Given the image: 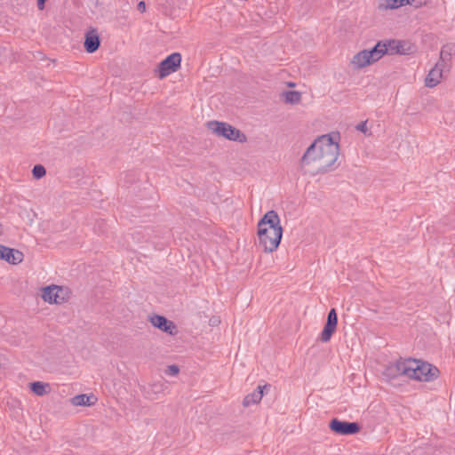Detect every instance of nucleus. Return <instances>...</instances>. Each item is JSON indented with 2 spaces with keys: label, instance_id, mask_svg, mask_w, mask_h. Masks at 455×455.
<instances>
[{
  "label": "nucleus",
  "instance_id": "3",
  "mask_svg": "<svg viewBox=\"0 0 455 455\" xmlns=\"http://www.w3.org/2000/svg\"><path fill=\"white\" fill-rule=\"evenodd\" d=\"M325 135L329 140L323 142V145L320 146L318 149L317 156H319V160L316 166L317 173H325L333 170V165L339 155V145L338 142L339 133L332 132Z\"/></svg>",
  "mask_w": 455,
  "mask_h": 455
},
{
  "label": "nucleus",
  "instance_id": "19",
  "mask_svg": "<svg viewBox=\"0 0 455 455\" xmlns=\"http://www.w3.org/2000/svg\"><path fill=\"white\" fill-rule=\"evenodd\" d=\"M29 388L35 395L39 396L47 395L51 390L50 384L42 381L30 382Z\"/></svg>",
  "mask_w": 455,
  "mask_h": 455
},
{
  "label": "nucleus",
  "instance_id": "20",
  "mask_svg": "<svg viewBox=\"0 0 455 455\" xmlns=\"http://www.w3.org/2000/svg\"><path fill=\"white\" fill-rule=\"evenodd\" d=\"M442 76L443 72L438 71V68H432L425 79V85L429 88L436 86Z\"/></svg>",
  "mask_w": 455,
  "mask_h": 455
},
{
  "label": "nucleus",
  "instance_id": "25",
  "mask_svg": "<svg viewBox=\"0 0 455 455\" xmlns=\"http://www.w3.org/2000/svg\"><path fill=\"white\" fill-rule=\"evenodd\" d=\"M451 64L446 61H442L441 59L437 61V63L435 65L433 68H438V71L443 72L445 68H450Z\"/></svg>",
  "mask_w": 455,
  "mask_h": 455
},
{
  "label": "nucleus",
  "instance_id": "22",
  "mask_svg": "<svg viewBox=\"0 0 455 455\" xmlns=\"http://www.w3.org/2000/svg\"><path fill=\"white\" fill-rule=\"evenodd\" d=\"M285 102L290 104H297L301 100V93L297 91H287L284 92Z\"/></svg>",
  "mask_w": 455,
  "mask_h": 455
},
{
  "label": "nucleus",
  "instance_id": "2",
  "mask_svg": "<svg viewBox=\"0 0 455 455\" xmlns=\"http://www.w3.org/2000/svg\"><path fill=\"white\" fill-rule=\"evenodd\" d=\"M283 228L277 212L274 210L267 212L258 222L259 245L265 252L277 250L283 237Z\"/></svg>",
  "mask_w": 455,
  "mask_h": 455
},
{
  "label": "nucleus",
  "instance_id": "32",
  "mask_svg": "<svg viewBox=\"0 0 455 455\" xmlns=\"http://www.w3.org/2000/svg\"><path fill=\"white\" fill-rule=\"evenodd\" d=\"M3 235V225L0 223V235Z\"/></svg>",
  "mask_w": 455,
  "mask_h": 455
},
{
  "label": "nucleus",
  "instance_id": "30",
  "mask_svg": "<svg viewBox=\"0 0 455 455\" xmlns=\"http://www.w3.org/2000/svg\"><path fill=\"white\" fill-rule=\"evenodd\" d=\"M47 0H37V8L40 11H43L45 7V3Z\"/></svg>",
  "mask_w": 455,
  "mask_h": 455
},
{
  "label": "nucleus",
  "instance_id": "15",
  "mask_svg": "<svg viewBox=\"0 0 455 455\" xmlns=\"http://www.w3.org/2000/svg\"><path fill=\"white\" fill-rule=\"evenodd\" d=\"M352 63L357 68H362L370 66L374 62L371 60V55L368 53L367 50H363L354 56Z\"/></svg>",
  "mask_w": 455,
  "mask_h": 455
},
{
  "label": "nucleus",
  "instance_id": "31",
  "mask_svg": "<svg viewBox=\"0 0 455 455\" xmlns=\"http://www.w3.org/2000/svg\"><path fill=\"white\" fill-rule=\"evenodd\" d=\"M218 323H220V320H218L217 318H212L210 320V324L212 326L216 325Z\"/></svg>",
  "mask_w": 455,
  "mask_h": 455
},
{
  "label": "nucleus",
  "instance_id": "21",
  "mask_svg": "<svg viewBox=\"0 0 455 455\" xmlns=\"http://www.w3.org/2000/svg\"><path fill=\"white\" fill-rule=\"evenodd\" d=\"M455 45L451 44H444L440 52V59L442 61H446L448 63H451V56H452V51L454 50Z\"/></svg>",
  "mask_w": 455,
  "mask_h": 455
},
{
  "label": "nucleus",
  "instance_id": "14",
  "mask_svg": "<svg viewBox=\"0 0 455 455\" xmlns=\"http://www.w3.org/2000/svg\"><path fill=\"white\" fill-rule=\"evenodd\" d=\"M270 384H265L264 386H259L252 393L247 395L243 401V405L248 407L251 404H256L260 402L265 393H267L271 389Z\"/></svg>",
  "mask_w": 455,
  "mask_h": 455
},
{
  "label": "nucleus",
  "instance_id": "9",
  "mask_svg": "<svg viewBox=\"0 0 455 455\" xmlns=\"http://www.w3.org/2000/svg\"><path fill=\"white\" fill-rule=\"evenodd\" d=\"M338 325V315L335 308H331L328 315L327 320L324 323L323 329L320 334V340L322 342H328L331 340L332 335L335 333Z\"/></svg>",
  "mask_w": 455,
  "mask_h": 455
},
{
  "label": "nucleus",
  "instance_id": "13",
  "mask_svg": "<svg viewBox=\"0 0 455 455\" xmlns=\"http://www.w3.org/2000/svg\"><path fill=\"white\" fill-rule=\"evenodd\" d=\"M100 46V37L96 28L85 33L84 47L88 53L95 52Z\"/></svg>",
  "mask_w": 455,
  "mask_h": 455
},
{
  "label": "nucleus",
  "instance_id": "18",
  "mask_svg": "<svg viewBox=\"0 0 455 455\" xmlns=\"http://www.w3.org/2000/svg\"><path fill=\"white\" fill-rule=\"evenodd\" d=\"M408 0H379L378 4L379 10L397 9L407 5Z\"/></svg>",
  "mask_w": 455,
  "mask_h": 455
},
{
  "label": "nucleus",
  "instance_id": "10",
  "mask_svg": "<svg viewBox=\"0 0 455 455\" xmlns=\"http://www.w3.org/2000/svg\"><path fill=\"white\" fill-rule=\"evenodd\" d=\"M384 42L386 47L388 49L387 54H411L414 48V46L407 41L390 39L384 40Z\"/></svg>",
  "mask_w": 455,
  "mask_h": 455
},
{
  "label": "nucleus",
  "instance_id": "26",
  "mask_svg": "<svg viewBox=\"0 0 455 455\" xmlns=\"http://www.w3.org/2000/svg\"><path fill=\"white\" fill-rule=\"evenodd\" d=\"M180 372V368L178 365L176 364H172V365H169L167 370H166V373L168 375H171V376H175L177 375L178 373Z\"/></svg>",
  "mask_w": 455,
  "mask_h": 455
},
{
  "label": "nucleus",
  "instance_id": "23",
  "mask_svg": "<svg viewBox=\"0 0 455 455\" xmlns=\"http://www.w3.org/2000/svg\"><path fill=\"white\" fill-rule=\"evenodd\" d=\"M46 174V169L42 164H36L32 169V175L35 179L40 180Z\"/></svg>",
  "mask_w": 455,
  "mask_h": 455
},
{
  "label": "nucleus",
  "instance_id": "12",
  "mask_svg": "<svg viewBox=\"0 0 455 455\" xmlns=\"http://www.w3.org/2000/svg\"><path fill=\"white\" fill-rule=\"evenodd\" d=\"M0 259L12 265H17L23 261L24 254L17 249L0 244Z\"/></svg>",
  "mask_w": 455,
  "mask_h": 455
},
{
  "label": "nucleus",
  "instance_id": "1",
  "mask_svg": "<svg viewBox=\"0 0 455 455\" xmlns=\"http://www.w3.org/2000/svg\"><path fill=\"white\" fill-rule=\"evenodd\" d=\"M439 370L435 365L418 359L407 358L397 361L386 369L385 374L389 378L404 375L419 381H432L438 378Z\"/></svg>",
  "mask_w": 455,
  "mask_h": 455
},
{
  "label": "nucleus",
  "instance_id": "6",
  "mask_svg": "<svg viewBox=\"0 0 455 455\" xmlns=\"http://www.w3.org/2000/svg\"><path fill=\"white\" fill-rule=\"evenodd\" d=\"M181 54L173 52L163 60L156 67L155 72L158 78L163 79L180 68Z\"/></svg>",
  "mask_w": 455,
  "mask_h": 455
},
{
  "label": "nucleus",
  "instance_id": "16",
  "mask_svg": "<svg viewBox=\"0 0 455 455\" xmlns=\"http://www.w3.org/2000/svg\"><path fill=\"white\" fill-rule=\"evenodd\" d=\"M368 53L371 55L373 62L380 60L387 52L388 49L386 47L384 40L377 42V44L371 49L367 50Z\"/></svg>",
  "mask_w": 455,
  "mask_h": 455
},
{
  "label": "nucleus",
  "instance_id": "29",
  "mask_svg": "<svg viewBox=\"0 0 455 455\" xmlns=\"http://www.w3.org/2000/svg\"><path fill=\"white\" fill-rule=\"evenodd\" d=\"M137 10L140 12H144L146 11V4L144 1H140L137 4Z\"/></svg>",
  "mask_w": 455,
  "mask_h": 455
},
{
  "label": "nucleus",
  "instance_id": "27",
  "mask_svg": "<svg viewBox=\"0 0 455 455\" xmlns=\"http://www.w3.org/2000/svg\"><path fill=\"white\" fill-rule=\"evenodd\" d=\"M20 3L18 4L16 7L18 12H23L28 11V0H20Z\"/></svg>",
  "mask_w": 455,
  "mask_h": 455
},
{
  "label": "nucleus",
  "instance_id": "17",
  "mask_svg": "<svg viewBox=\"0 0 455 455\" xmlns=\"http://www.w3.org/2000/svg\"><path fill=\"white\" fill-rule=\"evenodd\" d=\"M97 402L94 395H90L85 394L76 395L71 398V403L75 406H91Z\"/></svg>",
  "mask_w": 455,
  "mask_h": 455
},
{
  "label": "nucleus",
  "instance_id": "24",
  "mask_svg": "<svg viewBox=\"0 0 455 455\" xmlns=\"http://www.w3.org/2000/svg\"><path fill=\"white\" fill-rule=\"evenodd\" d=\"M427 0H408L407 5L413 6L414 8H420L427 4Z\"/></svg>",
  "mask_w": 455,
  "mask_h": 455
},
{
  "label": "nucleus",
  "instance_id": "4",
  "mask_svg": "<svg viewBox=\"0 0 455 455\" xmlns=\"http://www.w3.org/2000/svg\"><path fill=\"white\" fill-rule=\"evenodd\" d=\"M207 127L219 137L241 143L246 142L247 140V137L243 132L228 123L210 121L207 123Z\"/></svg>",
  "mask_w": 455,
  "mask_h": 455
},
{
  "label": "nucleus",
  "instance_id": "5",
  "mask_svg": "<svg viewBox=\"0 0 455 455\" xmlns=\"http://www.w3.org/2000/svg\"><path fill=\"white\" fill-rule=\"evenodd\" d=\"M71 291L67 286L56 284L48 285L42 288L41 297L44 301L49 304H62L68 301L71 296Z\"/></svg>",
  "mask_w": 455,
  "mask_h": 455
},
{
  "label": "nucleus",
  "instance_id": "7",
  "mask_svg": "<svg viewBox=\"0 0 455 455\" xmlns=\"http://www.w3.org/2000/svg\"><path fill=\"white\" fill-rule=\"evenodd\" d=\"M330 429L340 435H352L360 432L362 427L358 422H349L333 418L329 422Z\"/></svg>",
  "mask_w": 455,
  "mask_h": 455
},
{
  "label": "nucleus",
  "instance_id": "28",
  "mask_svg": "<svg viewBox=\"0 0 455 455\" xmlns=\"http://www.w3.org/2000/svg\"><path fill=\"white\" fill-rule=\"evenodd\" d=\"M356 130H358L359 132H362L363 133H366V132H367V121H363V122L359 123L356 125Z\"/></svg>",
  "mask_w": 455,
  "mask_h": 455
},
{
  "label": "nucleus",
  "instance_id": "8",
  "mask_svg": "<svg viewBox=\"0 0 455 455\" xmlns=\"http://www.w3.org/2000/svg\"><path fill=\"white\" fill-rule=\"evenodd\" d=\"M329 138L326 135H322L318 137L306 150L304 155L300 159V166L303 168L306 165H308L312 163H316L319 160V156H317L318 149L320 146L323 145V142L327 141Z\"/></svg>",
  "mask_w": 455,
  "mask_h": 455
},
{
  "label": "nucleus",
  "instance_id": "11",
  "mask_svg": "<svg viewBox=\"0 0 455 455\" xmlns=\"http://www.w3.org/2000/svg\"><path fill=\"white\" fill-rule=\"evenodd\" d=\"M149 322L154 327L161 330L165 333L170 335H175L177 333L176 324L164 315L154 314L153 315L149 316Z\"/></svg>",
  "mask_w": 455,
  "mask_h": 455
}]
</instances>
